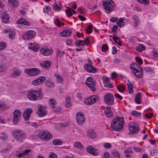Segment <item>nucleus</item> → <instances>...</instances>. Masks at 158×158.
<instances>
[{
    "instance_id": "f257e3e1",
    "label": "nucleus",
    "mask_w": 158,
    "mask_h": 158,
    "mask_svg": "<svg viewBox=\"0 0 158 158\" xmlns=\"http://www.w3.org/2000/svg\"><path fill=\"white\" fill-rule=\"evenodd\" d=\"M124 123L123 118L117 116L112 121L110 127L113 130L118 131L123 129Z\"/></svg>"
},
{
    "instance_id": "f03ea898",
    "label": "nucleus",
    "mask_w": 158,
    "mask_h": 158,
    "mask_svg": "<svg viewBox=\"0 0 158 158\" xmlns=\"http://www.w3.org/2000/svg\"><path fill=\"white\" fill-rule=\"evenodd\" d=\"M42 91V89L41 88L38 90H31L28 92L27 98L29 100L32 101L40 100L43 98Z\"/></svg>"
},
{
    "instance_id": "7ed1b4c3",
    "label": "nucleus",
    "mask_w": 158,
    "mask_h": 158,
    "mask_svg": "<svg viewBox=\"0 0 158 158\" xmlns=\"http://www.w3.org/2000/svg\"><path fill=\"white\" fill-rule=\"evenodd\" d=\"M13 134L15 139L19 142H22L25 139V133L21 130H15Z\"/></svg>"
},
{
    "instance_id": "20e7f679",
    "label": "nucleus",
    "mask_w": 158,
    "mask_h": 158,
    "mask_svg": "<svg viewBox=\"0 0 158 158\" xmlns=\"http://www.w3.org/2000/svg\"><path fill=\"white\" fill-rule=\"evenodd\" d=\"M102 5L107 14L110 13L114 10V4L112 0H107L106 1L103 2Z\"/></svg>"
},
{
    "instance_id": "39448f33",
    "label": "nucleus",
    "mask_w": 158,
    "mask_h": 158,
    "mask_svg": "<svg viewBox=\"0 0 158 158\" xmlns=\"http://www.w3.org/2000/svg\"><path fill=\"white\" fill-rule=\"evenodd\" d=\"M38 136L41 139L46 141L49 140L52 137V135L48 131H41L39 132Z\"/></svg>"
},
{
    "instance_id": "423d86ee",
    "label": "nucleus",
    "mask_w": 158,
    "mask_h": 158,
    "mask_svg": "<svg viewBox=\"0 0 158 158\" xmlns=\"http://www.w3.org/2000/svg\"><path fill=\"white\" fill-rule=\"evenodd\" d=\"M85 84L92 91L95 92L96 91V81L92 77H88L86 80Z\"/></svg>"
},
{
    "instance_id": "0eeeda50",
    "label": "nucleus",
    "mask_w": 158,
    "mask_h": 158,
    "mask_svg": "<svg viewBox=\"0 0 158 158\" xmlns=\"http://www.w3.org/2000/svg\"><path fill=\"white\" fill-rule=\"evenodd\" d=\"M131 69L132 70H134L135 71L132 72V73L134 74L135 76L138 78H140L143 75V69L142 67H138V69H136V67H134L132 66H130Z\"/></svg>"
},
{
    "instance_id": "6e6552de",
    "label": "nucleus",
    "mask_w": 158,
    "mask_h": 158,
    "mask_svg": "<svg viewBox=\"0 0 158 158\" xmlns=\"http://www.w3.org/2000/svg\"><path fill=\"white\" fill-rule=\"evenodd\" d=\"M114 98L110 93H107L104 95V101L107 104L110 105L114 104Z\"/></svg>"
},
{
    "instance_id": "1a4fd4ad",
    "label": "nucleus",
    "mask_w": 158,
    "mask_h": 158,
    "mask_svg": "<svg viewBox=\"0 0 158 158\" xmlns=\"http://www.w3.org/2000/svg\"><path fill=\"white\" fill-rule=\"evenodd\" d=\"M98 100V96L96 95H93L86 99L85 101V104L89 105L96 102Z\"/></svg>"
},
{
    "instance_id": "9d476101",
    "label": "nucleus",
    "mask_w": 158,
    "mask_h": 158,
    "mask_svg": "<svg viewBox=\"0 0 158 158\" xmlns=\"http://www.w3.org/2000/svg\"><path fill=\"white\" fill-rule=\"evenodd\" d=\"M24 72L28 75L35 76L39 74V69L35 68L27 69L25 70Z\"/></svg>"
},
{
    "instance_id": "9b49d317",
    "label": "nucleus",
    "mask_w": 158,
    "mask_h": 158,
    "mask_svg": "<svg viewBox=\"0 0 158 158\" xmlns=\"http://www.w3.org/2000/svg\"><path fill=\"white\" fill-rule=\"evenodd\" d=\"M129 129L130 130V133L133 135L134 133L138 132L139 130V127L137 125H134L133 123H130L129 125Z\"/></svg>"
},
{
    "instance_id": "f8f14e48",
    "label": "nucleus",
    "mask_w": 158,
    "mask_h": 158,
    "mask_svg": "<svg viewBox=\"0 0 158 158\" xmlns=\"http://www.w3.org/2000/svg\"><path fill=\"white\" fill-rule=\"evenodd\" d=\"M28 48L34 52H36L39 50L40 46L39 44L37 43H31L29 44Z\"/></svg>"
},
{
    "instance_id": "ddd939ff",
    "label": "nucleus",
    "mask_w": 158,
    "mask_h": 158,
    "mask_svg": "<svg viewBox=\"0 0 158 158\" xmlns=\"http://www.w3.org/2000/svg\"><path fill=\"white\" fill-rule=\"evenodd\" d=\"M35 35V32L33 31H29L25 34L23 35V38L24 40H30L32 39Z\"/></svg>"
},
{
    "instance_id": "4468645a",
    "label": "nucleus",
    "mask_w": 158,
    "mask_h": 158,
    "mask_svg": "<svg viewBox=\"0 0 158 158\" xmlns=\"http://www.w3.org/2000/svg\"><path fill=\"white\" fill-rule=\"evenodd\" d=\"M38 110L37 113L40 117H43L46 114V111L45 110L43 106L39 105L38 106Z\"/></svg>"
},
{
    "instance_id": "2eb2a0df",
    "label": "nucleus",
    "mask_w": 158,
    "mask_h": 158,
    "mask_svg": "<svg viewBox=\"0 0 158 158\" xmlns=\"http://www.w3.org/2000/svg\"><path fill=\"white\" fill-rule=\"evenodd\" d=\"M85 69L89 73H95L97 72V69L93 67L91 64H86L84 66Z\"/></svg>"
},
{
    "instance_id": "dca6fc26",
    "label": "nucleus",
    "mask_w": 158,
    "mask_h": 158,
    "mask_svg": "<svg viewBox=\"0 0 158 158\" xmlns=\"http://www.w3.org/2000/svg\"><path fill=\"white\" fill-rule=\"evenodd\" d=\"M40 52L44 56H48L52 54L53 50L47 48H41Z\"/></svg>"
},
{
    "instance_id": "f3484780",
    "label": "nucleus",
    "mask_w": 158,
    "mask_h": 158,
    "mask_svg": "<svg viewBox=\"0 0 158 158\" xmlns=\"http://www.w3.org/2000/svg\"><path fill=\"white\" fill-rule=\"evenodd\" d=\"M76 119L77 123L80 125H82L85 121L83 114L81 112H78L77 114Z\"/></svg>"
},
{
    "instance_id": "a211bd4d",
    "label": "nucleus",
    "mask_w": 158,
    "mask_h": 158,
    "mask_svg": "<svg viewBox=\"0 0 158 158\" xmlns=\"http://www.w3.org/2000/svg\"><path fill=\"white\" fill-rule=\"evenodd\" d=\"M45 80V78L44 77L42 76L38 78L32 82L33 85H37L43 84Z\"/></svg>"
},
{
    "instance_id": "6ab92c4d",
    "label": "nucleus",
    "mask_w": 158,
    "mask_h": 158,
    "mask_svg": "<svg viewBox=\"0 0 158 158\" xmlns=\"http://www.w3.org/2000/svg\"><path fill=\"white\" fill-rule=\"evenodd\" d=\"M87 152L94 156H96L98 155V151L94 148L92 146L88 147L87 148Z\"/></svg>"
},
{
    "instance_id": "aec40b11",
    "label": "nucleus",
    "mask_w": 158,
    "mask_h": 158,
    "mask_svg": "<svg viewBox=\"0 0 158 158\" xmlns=\"http://www.w3.org/2000/svg\"><path fill=\"white\" fill-rule=\"evenodd\" d=\"M33 110L31 108H28L24 112L23 116L25 120H28L30 117L31 114Z\"/></svg>"
},
{
    "instance_id": "412c9836",
    "label": "nucleus",
    "mask_w": 158,
    "mask_h": 158,
    "mask_svg": "<svg viewBox=\"0 0 158 158\" xmlns=\"http://www.w3.org/2000/svg\"><path fill=\"white\" fill-rule=\"evenodd\" d=\"M21 70L20 69H14L13 72L11 74L10 76L12 78L16 77L21 75Z\"/></svg>"
},
{
    "instance_id": "4be33fe9",
    "label": "nucleus",
    "mask_w": 158,
    "mask_h": 158,
    "mask_svg": "<svg viewBox=\"0 0 158 158\" xmlns=\"http://www.w3.org/2000/svg\"><path fill=\"white\" fill-rule=\"evenodd\" d=\"M51 62L49 61H45L42 63H40V65L42 68L45 69H48L50 67Z\"/></svg>"
},
{
    "instance_id": "5701e85b",
    "label": "nucleus",
    "mask_w": 158,
    "mask_h": 158,
    "mask_svg": "<svg viewBox=\"0 0 158 158\" xmlns=\"http://www.w3.org/2000/svg\"><path fill=\"white\" fill-rule=\"evenodd\" d=\"M104 112L106 117H112L113 116V113L110 107H106L104 110Z\"/></svg>"
},
{
    "instance_id": "b1692460",
    "label": "nucleus",
    "mask_w": 158,
    "mask_h": 158,
    "mask_svg": "<svg viewBox=\"0 0 158 158\" xmlns=\"http://www.w3.org/2000/svg\"><path fill=\"white\" fill-rule=\"evenodd\" d=\"M2 20L3 22L5 23H7L9 20V15L6 13H3L2 14Z\"/></svg>"
},
{
    "instance_id": "393cba45",
    "label": "nucleus",
    "mask_w": 158,
    "mask_h": 158,
    "mask_svg": "<svg viewBox=\"0 0 158 158\" xmlns=\"http://www.w3.org/2000/svg\"><path fill=\"white\" fill-rule=\"evenodd\" d=\"M17 24H23L26 25H29V22L23 18L19 19L17 22Z\"/></svg>"
},
{
    "instance_id": "a878e982",
    "label": "nucleus",
    "mask_w": 158,
    "mask_h": 158,
    "mask_svg": "<svg viewBox=\"0 0 158 158\" xmlns=\"http://www.w3.org/2000/svg\"><path fill=\"white\" fill-rule=\"evenodd\" d=\"M133 19L134 20L135 27L136 28L140 23V21L139 17L136 15H134L133 17Z\"/></svg>"
},
{
    "instance_id": "bb28decb",
    "label": "nucleus",
    "mask_w": 158,
    "mask_h": 158,
    "mask_svg": "<svg viewBox=\"0 0 158 158\" xmlns=\"http://www.w3.org/2000/svg\"><path fill=\"white\" fill-rule=\"evenodd\" d=\"M141 98V94L140 93H137L135 97V102L138 104L141 103V101L140 99Z\"/></svg>"
},
{
    "instance_id": "cd10ccee",
    "label": "nucleus",
    "mask_w": 158,
    "mask_h": 158,
    "mask_svg": "<svg viewBox=\"0 0 158 158\" xmlns=\"http://www.w3.org/2000/svg\"><path fill=\"white\" fill-rule=\"evenodd\" d=\"M71 32V31L66 30L63 31L62 32L60 33V35L62 36L67 37L69 36Z\"/></svg>"
},
{
    "instance_id": "c85d7f7f",
    "label": "nucleus",
    "mask_w": 158,
    "mask_h": 158,
    "mask_svg": "<svg viewBox=\"0 0 158 158\" xmlns=\"http://www.w3.org/2000/svg\"><path fill=\"white\" fill-rule=\"evenodd\" d=\"M56 104V101L52 98H51L49 101V106L52 108H55V105Z\"/></svg>"
},
{
    "instance_id": "c756f323",
    "label": "nucleus",
    "mask_w": 158,
    "mask_h": 158,
    "mask_svg": "<svg viewBox=\"0 0 158 158\" xmlns=\"http://www.w3.org/2000/svg\"><path fill=\"white\" fill-rule=\"evenodd\" d=\"M65 106L67 108H69L72 106L70 98L69 97L66 98L65 100Z\"/></svg>"
},
{
    "instance_id": "7c9ffc66",
    "label": "nucleus",
    "mask_w": 158,
    "mask_h": 158,
    "mask_svg": "<svg viewBox=\"0 0 158 158\" xmlns=\"http://www.w3.org/2000/svg\"><path fill=\"white\" fill-rule=\"evenodd\" d=\"M111 157L112 158H119L120 155L118 152L116 151H114L111 152Z\"/></svg>"
},
{
    "instance_id": "2f4dec72",
    "label": "nucleus",
    "mask_w": 158,
    "mask_h": 158,
    "mask_svg": "<svg viewBox=\"0 0 158 158\" xmlns=\"http://www.w3.org/2000/svg\"><path fill=\"white\" fill-rule=\"evenodd\" d=\"M46 85L48 87L52 88L54 86V83L50 80H47L45 82Z\"/></svg>"
},
{
    "instance_id": "473e14b6",
    "label": "nucleus",
    "mask_w": 158,
    "mask_h": 158,
    "mask_svg": "<svg viewBox=\"0 0 158 158\" xmlns=\"http://www.w3.org/2000/svg\"><path fill=\"white\" fill-rule=\"evenodd\" d=\"M124 19L120 18L118 19V22H117V24L120 27H123L125 25V23L124 22Z\"/></svg>"
},
{
    "instance_id": "72a5a7b5",
    "label": "nucleus",
    "mask_w": 158,
    "mask_h": 158,
    "mask_svg": "<svg viewBox=\"0 0 158 158\" xmlns=\"http://www.w3.org/2000/svg\"><path fill=\"white\" fill-rule=\"evenodd\" d=\"M145 49V47L143 44H140L136 48V50L140 52H141Z\"/></svg>"
},
{
    "instance_id": "f704fd0d",
    "label": "nucleus",
    "mask_w": 158,
    "mask_h": 158,
    "mask_svg": "<svg viewBox=\"0 0 158 158\" xmlns=\"http://www.w3.org/2000/svg\"><path fill=\"white\" fill-rule=\"evenodd\" d=\"M52 143L55 145H61L63 143V141L59 139H56L53 140Z\"/></svg>"
},
{
    "instance_id": "c9c22d12",
    "label": "nucleus",
    "mask_w": 158,
    "mask_h": 158,
    "mask_svg": "<svg viewBox=\"0 0 158 158\" xmlns=\"http://www.w3.org/2000/svg\"><path fill=\"white\" fill-rule=\"evenodd\" d=\"M74 145L75 147L80 150H82L83 149V148L80 142H76L74 143Z\"/></svg>"
},
{
    "instance_id": "e433bc0d",
    "label": "nucleus",
    "mask_w": 158,
    "mask_h": 158,
    "mask_svg": "<svg viewBox=\"0 0 158 158\" xmlns=\"http://www.w3.org/2000/svg\"><path fill=\"white\" fill-rule=\"evenodd\" d=\"M127 86L128 91H129V93L130 94L133 93L134 91L133 90V87L132 85L130 83H127Z\"/></svg>"
},
{
    "instance_id": "4c0bfd02",
    "label": "nucleus",
    "mask_w": 158,
    "mask_h": 158,
    "mask_svg": "<svg viewBox=\"0 0 158 158\" xmlns=\"http://www.w3.org/2000/svg\"><path fill=\"white\" fill-rule=\"evenodd\" d=\"M21 116V113L19 110H15L14 112V117L20 118Z\"/></svg>"
},
{
    "instance_id": "58836bf2",
    "label": "nucleus",
    "mask_w": 158,
    "mask_h": 158,
    "mask_svg": "<svg viewBox=\"0 0 158 158\" xmlns=\"http://www.w3.org/2000/svg\"><path fill=\"white\" fill-rule=\"evenodd\" d=\"M68 9H67L66 10V13L69 16H71L73 15L72 10L71 8L69 7H67Z\"/></svg>"
},
{
    "instance_id": "ea45409f",
    "label": "nucleus",
    "mask_w": 158,
    "mask_h": 158,
    "mask_svg": "<svg viewBox=\"0 0 158 158\" xmlns=\"http://www.w3.org/2000/svg\"><path fill=\"white\" fill-rule=\"evenodd\" d=\"M15 32L14 31H10L9 32V37L11 39H13L15 36Z\"/></svg>"
},
{
    "instance_id": "a19ab883",
    "label": "nucleus",
    "mask_w": 158,
    "mask_h": 158,
    "mask_svg": "<svg viewBox=\"0 0 158 158\" xmlns=\"http://www.w3.org/2000/svg\"><path fill=\"white\" fill-rule=\"evenodd\" d=\"M76 45L79 46H83L85 44V42L84 41L81 40H78L76 41L75 42Z\"/></svg>"
},
{
    "instance_id": "79ce46f5",
    "label": "nucleus",
    "mask_w": 158,
    "mask_h": 158,
    "mask_svg": "<svg viewBox=\"0 0 158 158\" xmlns=\"http://www.w3.org/2000/svg\"><path fill=\"white\" fill-rule=\"evenodd\" d=\"M55 76L56 78L57 81L59 83L63 81V78L59 74H55Z\"/></svg>"
},
{
    "instance_id": "37998d69",
    "label": "nucleus",
    "mask_w": 158,
    "mask_h": 158,
    "mask_svg": "<svg viewBox=\"0 0 158 158\" xmlns=\"http://www.w3.org/2000/svg\"><path fill=\"white\" fill-rule=\"evenodd\" d=\"M8 1L10 2L14 6H17L19 5L18 0H8Z\"/></svg>"
},
{
    "instance_id": "c03bdc74",
    "label": "nucleus",
    "mask_w": 158,
    "mask_h": 158,
    "mask_svg": "<svg viewBox=\"0 0 158 158\" xmlns=\"http://www.w3.org/2000/svg\"><path fill=\"white\" fill-rule=\"evenodd\" d=\"M12 148V147L10 145H8L7 148L2 149L1 151L3 153H6L10 151Z\"/></svg>"
},
{
    "instance_id": "a18cd8bd",
    "label": "nucleus",
    "mask_w": 158,
    "mask_h": 158,
    "mask_svg": "<svg viewBox=\"0 0 158 158\" xmlns=\"http://www.w3.org/2000/svg\"><path fill=\"white\" fill-rule=\"evenodd\" d=\"M108 49V46L106 44L102 45V50L103 52H106Z\"/></svg>"
},
{
    "instance_id": "49530a36",
    "label": "nucleus",
    "mask_w": 158,
    "mask_h": 158,
    "mask_svg": "<svg viewBox=\"0 0 158 158\" xmlns=\"http://www.w3.org/2000/svg\"><path fill=\"white\" fill-rule=\"evenodd\" d=\"M6 47L5 42H0V51L3 50Z\"/></svg>"
},
{
    "instance_id": "de8ad7c7",
    "label": "nucleus",
    "mask_w": 158,
    "mask_h": 158,
    "mask_svg": "<svg viewBox=\"0 0 158 158\" xmlns=\"http://www.w3.org/2000/svg\"><path fill=\"white\" fill-rule=\"evenodd\" d=\"M144 70L146 73H151L153 72V69L151 67H147L145 68Z\"/></svg>"
},
{
    "instance_id": "09e8293b",
    "label": "nucleus",
    "mask_w": 158,
    "mask_h": 158,
    "mask_svg": "<svg viewBox=\"0 0 158 158\" xmlns=\"http://www.w3.org/2000/svg\"><path fill=\"white\" fill-rule=\"evenodd\" d=\"M125 89L124 87L122 85H119L117 87V89L121 93H123Z\"/></svg>"
},
{
    "instance_id": "8fccbe9b",
    "label": "nucleus",
    "mask_w": 158,
    "mask_h": 158,
    "mask_svg": "<svg viewBox=\"0 0 158 158\" xmlns=\"http://www.w3.org/2000/svg\"><path fill=\"white\" fill-rule=\"evenodd\" d=\"M6 70V67L2 64H0V72H4Z\"/></svg>"
},
{
    "instance_id": "3c124183",
    "label": "nucleus",
    "mask_w": 158,
    "mask_h": 158,
    "mask_svg": "<svg viewBox=\"0 0 158 158\" xmlns=\"http://www.w3.org/2000/svg\"><path fill=\"white\" fill-rule=\"evenodd\" d=\"M92 27L91 25H89L88 26L87 31H86V33L88 34H89L92 32Z\"/></svg>"
},
{
    "instance_id": "603ef678",
    "label": "nucleus",
    "mask_w": 158,
    "mask_h": 158,
    "mask_svg": "<svg viewBox=\"0 0 158 158\" xmlns=\"http://www.w3.org/2000/svg\"><path fill=\"white\" fill-rule=\"evenodd\" d=\"M51 10V7L48 6H45L44 8L43 11L46 13L48 12Z\"/></svg>"
},
{
    "instance_id": "864d4df0",
    "label": "nucleus",
    "mask_w": 158,
    "mask_h": 158,
    "mask_svg": "<svg viewBox=\"0 0 158 158\" xmlns=\"http://www.w3.org/2000/svg\"><path fill=\"white\" fill-rule=\"evenodd\" d=\"M54 8L58 10H60L62 8V7L58 5L56 3H54L53 4Z\"/></svg>"
},
{
    "instance_id": "5fc2aeb1",
    "label": "nucleus",
    "mask_w": 158,
    "mask_h": 158,
    "mask_svg": "<svg viewBox=\"0 0 158 158\" xmlns=\"http://www.w3.org/2000/svg\"><path fill=\"white\" fill-rule=\"evenodd\" d=\"M104 85L105 87L109 88H112L113 87V85L108 82L104 83Z\"/></svg>"
},
{
    "instance_id": "6e6d98bb",
    "label": "nucleus",
    "mask_w": 158,
    "mask_h": 158,
    "mask_svg": "<svg viewBox=\"0 0 158 158\" xmlns=\"http://www.w3.org/2000/svg\"><path fill=\"white\" fill-rule=\"evenodd\" d=\"M19 119L20 118H19L14 117L13 119V123L14 124H17L19 122Z\"/></svg>"
},
{
    "instance_id": "4d7b16f0",
    "label": "nucleus",
    "mask_w": 158,
    "mask_h": 158,
    "mask_svg": "<svg viewBox=\"0 0 158 158\" xmlns=\"http://www.w3.org/2000/svg\"><path fill=\"white\" fill-rule=\"evenodd\" d=\"M64 54V52H63L60 50H58L56 53V56L61 57L63 56Z\"/></svg>"
},
{
    "instance_id": "13d9d810",
    "label": "nucleus",
    "mask_w": 158,
    "mask_h": 158,
    "mask_svg": "<svg viewBox=\"0 0 158 158\" xmlns=\"http://www.w3.org/2000/svg\"><path fill=\"white\" fill-rule=\"evenodd\" d=\"M61 22L58 19H56L55 21V24L58 27L61 26Z\"/></svg>"
},
{
    "instance_id": "bf43d9fd",
    "label": "nucleus",
    "mask_w": 158,
    "mask_h": 158,
    "mask_svg": "<svg viewBox=\"0 0 158 158\" xmlns=\"http://www.w3.org/2000/svg\"><path fill=\"white\" fill-rule=\"evenodd\" d=\"M134 116H139L141 115V113L136 111H134L131 113Z\"/></svg>"
},
{
    "instance_id": "052dcab7",
    "label": "nucleus",
    "mask_w": 158,
    "mask_h": 158,
    "mask_svg": "<svg viewBox=\"0 0 158 158\" xmlns=\"http://www.w3.org/2000/svg\"><path fill=\"white\" fill-rule=\"evenodd\" d=\"M104 147L106 148H110L111 147V145L110 143H105L103 145Z\"/></svg>"
},
{
    "instance_id": "680f3d73",
    "label": "nucleus",
    "mask_w": 158,
    "mask_h": 158,
    "mask_svg": "<svg viewBox=\"0 0 158 158\" xmlns=\"http://www.w3.org/2000/svg\"><path fill=\"white\" fill-rule=\"evenodd\" d=\"M103 158H110V153L107 152H104Z\"/></svg>"
},
{
    "instance_id": "e2e57ef3",
    "label": "nucleus",
    "mask_w": 158,
    "mask_h": 158,
    "mask_svg": "<svg viewBox=\"0 0 158 158\" xmlns=\"http://www.w3.org/2000/svg\"><path fill=\"white\" fill-rule=\"evenodd\" d=\"M135 59L137 62H138L139 64L141 65L142 64L143 60L142 59L138 57H136Z\"/></svg>"
},
{
    "instance_id": "0e129e2a",
    "label": "nucleus",
    "mask_w": 158,
    "mask_h": 158,
    "mask_svg": "<svg viewBox=\"0 0 158 158\" xmlns=\"http://www.w3.org/2000/svg\"><path fill=\"white\" fill-rule=\"evenodd\" d=\"M113 39L115 43H117L118 42L120 41V39L117 36H114L113 37Z\"/></svg>"
},
{
    "instance_id": "69168bd1",
    "label": "nucleus",
    "mask_w": 158,
    "mask_h": 158,
    "mask_svg": "<svg viewBox=\"0 0 158 158\" xmlns=\"http://www.w3.org/2000/svg\"><path fill=\"white\" fill-rule=\"evenodd\" d=\"M49 158H57V155L53 152L51 153Z\"/></svg>"
},
{
    "instance_id": "338daca9",
    "label": "nucleus",
    "mask_w": 158,
    "mask_h": 158,
    "mask_svg": "<svg viewBox=\"0 0 158 158\" xmlns=\"http://www.w3.org/2000/svg\"><path fill=\"white\" fill-rule=\"evenodd\" d=\"M153 115L152 113H150L148 114H146L145 115V116L146 118H152Z\"/></svg>"
},
{
    "instance_id": "774afa93",
    "label": "nucleus",
    "mask_w": 158,
    "mask_h": 158,
    "mask_svg": "<svg viewBox=\"0 0 158 158\" xmlns=\"http://www.w3.org/2000/svg\"><path fill=\"white\" fill-rule=\"evenodd\" d=\"M118 20L117 17H111L110 19V21L112 23L116 22Z\"/></svg>"
}]
</instances>
